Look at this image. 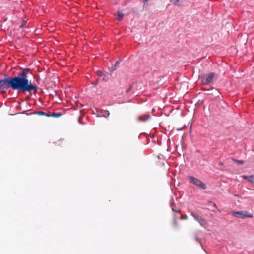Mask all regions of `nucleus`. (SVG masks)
I'll return each instance as SVG.
<instances>
[{"mask_svg":"<svg viewBox=\"0 0 254 254\" xmlns=\"http://www.w3.org/2000/svg\"><path fill=\"white\" fill-rule=\"evenodd\" d=\"M103 81H105V82H106V81H107V80L105 77H104V78H103Z\"/></svg>","mask_w":254,"mask_h":254,"instance_id":"21","label":"nucleus"},{"mask_svg":"<svg viewBox=\"0 0 254 254\" xmlns=\"http://www.w3.org/2000/svg\"><path fill=\"white\" fill-rule=\"evenodd\" d=\"M50 115L53 117H59L62 115V114L61 113H53L52 115Z\"/></svg>","mask_w":254,"mask_h":254,"instance_id":"10","label":"nucleus"},{"mask_svg":"<svg viewBox=\"0 0 254 254\" xmlns=\"http://www.w3.org/2000/svg\"><path fill=\"white\" fill-rule=\"evenodd\" d=\"M196 240L197 241L199 242V238H196Z\"/></svg>","mask_w":254,"mask_h":254,"instance_id":"23","label":"nucleus"},{"mask_svg":"<svg viewBox=\"0 0 254 254\" xmlns=\"http://www.w3.org/2000/svg\"><path fill=\"white\" fill-rule=\"evenodd\" d=\"M188 218V217L187 215H181L180 219H187Z\"/></svg>","mask_w":254,"mask_h":254,"instance_id":"16","label":"nucleus"},{"mask_svg":"<svg viewBox=\"0 0 254 254\" xmlns=\"http://www.w3.org/2000/svg\"><path fill=\"white\" fill-rule=\"evenodd\" d=\"M18 81L13 79V77H9L8 78H4L0 79V90L3 91L9 88L13 90H17L19 89L17 86Z\"/></svg>","mask_w":254,"mask_h":254,"instance_id":"2","label":"nucleus"},{"mask_svg":"<svg viewBox=\"0 0 254 254\" xmlns=\"http://www.w3.org/2000/svg\"><path fill=\"white\" fill-rule=\"evenodd\" d=\"M24 26V23H23V24H22L20 26V27L22 28V27H23Z\"/></svg>","mask_w":254,"mask_h":254,"instance_id":"20","label":"nucleus"},{"mask_svg":"<svg viewBox=\"0 0 254 254\" xmlns=\"http://www.w3.org/2000/svg\"><path fill=\"white\" fill-rule=\"evenodd\" d=\"M37 115H42V116H45L47 117H51L50 115H49L45 112H42V111H39L37 113Z\"/></svg>","mask_w":254,"mask_h":254,"instance_id":"9","label":"nucleus"},{"mask_svg":"<svg viewBox=\"0 0 254 254\" xmlns=\"http://www.w3.org/2000/svg\"><path fill=\"white\" fill-rule=\"evenodd\" d=\"M29 69H24L22 72L18 73V76L13 78L18 81L17 86L19 91L23 93L28 92L35 94L38 89L37 86L33 84L31 81L28 80L27 78V75L29 73Z\"/></svg>","mask_w":254,"mask_h":254,"instance_id":"1","label":"nucleus"},{"mask_svg":"<svg viewBox=\"0 0 254 254\" xmlns=\"http://www.w3.org/2000/svg\"><path fill=\"white\" fill-rule=\"evenodd\" d=\"M242 177L244 179L248 180L250 182L254 185V175L250 176L242 175Z\"/></svg>","mask_w":254,"mask_h":254,"instance_id":"8","label":"nucleus"},{"mask_svg":"<svg viewBox=\"0 0 254 254\" xmlns=\"http://www.w3.org/2000/svg\"><path fill=\"white\" fill-rule=\"evenodd\" d=\"M217 78V75L213 72L208 74H202L199 76V78L203 84L210 85Z\"/></svg>","mask_w":254,"mask_h":254,"instance_id":"3","label":"nucleus"},{"mask_svg":"<svg viewBox=\"0 0 254 254\" xmlns=\"http://www.w3.org/2000/svg\"><path fill=\"white\" fill-rule=\"evenodd\" d=\"M220 165H223V163H222V162H220Z\"/></svg>","mask_w":254,"mask_h":254,"instance_id":"25","label":"nucleus"},{"mask_svg":"<svg viewBox=\"0 0 254 254\" xmlns=\"http://www.w3.org/2000/svg\"><path fill=\"white\" fill-rule=\"evenodd\" d=\"M189 179L190 183L194 184L199 189L205 190L207 188L206 185L196 178L193 176H189Z\"/></svg>","mask_w":254,"mask_h":254,"instance_id":"4","label":"nucleus"},{"mask_svg":"<svg viewBox=\"0 0 254 254\" xmlns=\"http://www.w3.org/2000/svg\"><path fill=\"white\" fill-rule=\"evenodd\" d=\"M232 160L234 162L237 163L239 164H243L244 163V161L243 160H237L235 158H232Z\"/></svg>","mask_w":254,"mask_h":254,"instance_id":"11","label":"nucleus"},{"mask_svg":"<svg viewBox=\"0 0 254 254\" xmlns=\"http://www.w3.org/2000/svg\"><path fill=\"white\" fill-rule=\"evenodd\" d=\"M173 225L175 227H177L178 226L177 222V220H176V219H174V220H173Z\"/></svg>","mask_w":254,"mask_h":254,"instance_id":"13","label":"nucleus"},{"mask_svg":"<svg viewBox=\"0 0 254 254\" xmlns=\"http://www.w3.org/2000/svg\"><path fill=\"white\" fill-rule=\"evenodd\" d=\"M235 196L237 197H239V196L238 195H236Z\"/></svg>","mask_w":254,"mask_h":254,"instance_id":"26","label":"nucleus"},{"mask_svg":"<svg viewBox=\"0 0 254 254\" xmlns=\"http://www.w3.org/2000/svg\"><path fill=\"white\" fill-rule=\"evenodd\" d=\"M107 115L108 116H109V115H110V113H109V111H107Z\"/></svg>","mask_w":254,"mask_h":254,"instance_id":"22","label":"nucleus"},{"mask_svg":"<svg viewBox=\"0 0 254 254\" xmlns=\"http://www.w3.org/2000/svg\"><path fill=\"white\" fill-rule=\"evenodd\" d=\"M172 210L174 211H175L176 212H178V211L175 210L174 208H172ZM180 210H179L178 212H180Z\"/></svg>","mask_w":254,"mask_h":254,"instance_id":"19","label":"nucleus"},{"mask_svg":"<svg viewBox=\"0 0 254 254\" xmlns=\"http://www.w3.org/2000/svg\"><path fill=\"white\" fill-rule=\"evenodd\" d=\"M232 214L235 217L241 219L253 217V215L251 214H249L247 211H232Z\"/></svg>","mask_w":254,"mask_h":254,"instance_id":"5","label":"nucleus"},{"mask_svg":"<svg viewBox=\"0 0 254 254\" xmlns=\"http://www.w3.org/2000/svg\"><path fill=\"white\" fill-rule=\"evenodd\" d=\"M118 19L119 20V21H121V19H122V18L124 16V14L123 13H120V12H118Z\"/></svg>","mask_w":254,"mask_h":254,"instance_id":"12","label":"nucleus"},{"mask_svg":"<svg viewBox=\"0 0 254 254\" xmlns=\"http://www.w3.org/2000/svg\"><path fill=\"white\" fill-rule=\"evenodd\" d=\"M180 0H173V4L176 5Z\"/></svg>","mask_w":254,"mask_h":254,"instance_id":"18","label":"nucleus"},{"mask_svg":"<svg viewBox=\"0 0 254 254\" xmlns=\"http://www.w3.org/2000/svg\"><path fill=\"white\" fill-rule=\"evenodd\" d=\"M96 73L99 76H102L103 75L102 72L101 71H100V70L97 71Z\"/></svg>","mask_w":254,"mask_h":254,"instance_id":"14","label":"nucleus"},{"mask_svg":"<svg viewBox=\"0 0 254 254\" xmlns=\"http://www.w3.org/2000/svg\"><path fill=\"white\" fill-rule=\"evenodd\" d=\"M119 65V61H117L115 64V68L114 69H113L114 70H115L116 69V67L118 66Z\"/></svg>","mask_w":254,"mask_h":254,"instance_id":"17","label":"nucleus"},{"mask_svg":"<svg viewBox=\"0 0 254 254\" xmlns=\"http://www.w3.org/2000/svg\"><path fill=\"white\" fill-rule=\"evenodd\" d=\"M191 215L202 226L207 225L206 221L201 217L194 214L193 212H191Z\"/></svg>","mask_w":254,"mask_h":254,"instance_id":"6","label":"nucleus"},{"mask_svg":"<svg viewBox=\"0 0 254 254\" xmlns=\"http://www.w3.org/2000/svg\"><path fill=\"white\" fill-rule=\"evenodd\" d=\"M214 206L215 207H217V206H216V205L215 203L214 204Z\"/></svg>","mask_w":254,"mask_h":254,"instance_id":"24","label":"nucleus"},{"mask_svg":"<svg viewBox=\"0 0 254 254\" xmlns=\"http://www.w3.org/2000/svg\"><path fill=\"white\" fill-rule=\"evenodd\" d=\"M132 87V85H130L129 87L126 91L127 94H128L129 93V92L131 90Z\"/></svg>","mask_w":254,"mask_h":254,"instance_id":"15","label":"nucleus"},{"mask_svg":"<svg viewBox=\"0 0 254 254\" xmlns=\"http://www.w3.org/2000/svg\"><path fill=\"white\" fill-rule=\"evenodd\" d=\"M150 118V116L149 114H145L142 116H140L138 117V120L141 122H145L147 121Z\"/></svg>","mask_w":254,"mask_h":254,"instance_id":"7","label":"nucleus"}]
</instances>
